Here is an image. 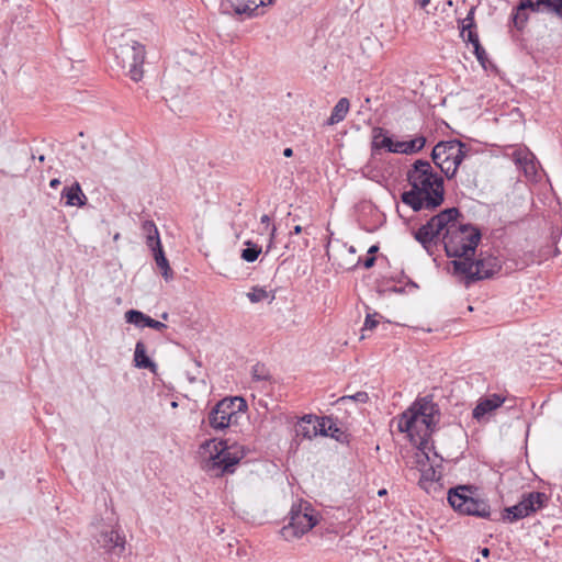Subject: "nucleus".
Here are the masks:
<instances>
[{
  "mask_svg": "<svg viewBox=\"0 0 562 562\" xmlns=\"http://www.w3.org/2000/svg\"><path fill=\"white\" fill-rule=\"evenodd\" d=\"M313 425H303L300 424V434L306 439H313L315 436H312Z\"/></svg>",
  "mask_w": 562,
  "mask_h": 562,
  "instance_id": "39",
  "label": "nucleus"
},
{
  "mask_svg": "<svg viewBox=\"0 0 562 562\" xmlns=\"http://www.w3.org/2000/svg\"><path fill=\"white\" fill-rule=\"evenodd\" d=\"M217 441H218L217 439L212 438V439L205 440V441L202 443V446H201V447H202V448H207V447H210V445H211V443H215V442L217 443Z\"/></svg>",
  "mask_w": 562,
  "mask_h": 562,
  "instance_id": "48",
  "label": "nucleus"
},
{
  "mask_svg": "<svg viewBox=\"0 0 562 562\" xmlns=\"http://www.w3.org/2000/svg\"><path fill=\"white\" fill-rule=\"evenodd\" d=\"M375 261H376L375 256L367 255V257L364 259L359 257L358 265H362L366 269H370L375 265Z\"/></svg>",
  "mask_w": 562,
  "mask_h": 562,
  "instance_id": "38",
  "label": "nucleus"
},
{
  "mask_svg": "<svg viewBox=\"0 0 562 562\" xmlns=\"http://www.w3.org/2000/svg\"><path fill=\"white\" fill-rule=\"evenodd\" d=\"M477 488L473 485H457L450 487L447 493L448 504L460 515L474 516L492 521L516 522L527 516L518 505L505 507L499 516H492L487 499L476 496Z\"/></svg>",
  "mask_w": 562,
  "mask_h": 562,
  "instance_id": "3",
  "label": "nucleus"
},
{
  "mask_svg": "<svg viewBox=\"0 0 562 562\" xmlns=\"http://www.w3.org/2000/svg\"><path fill=\"white\" fill-rule=\"evenodd\" d=\"M528 0H518V3L513 8L509 24L517 31L522 32L529 21V13H533V7L528 5Z\"/></svg>",
  "mask_w": 562,
  "mask_h": 562,
  "instance_id": "17",
  "label": "nucleus"
},
{
  "mask_svg": "<svg viewBox=\"0 0 562 562\" xmlns=\"http://www.w3.org/2000/svg\"><path fill=\"white\" fill-rule=\"evenodd\" d=\"M59 184H60V180H59V179H57V178H54V179H52V180L49 181V187H50L52 189H57V188L59 187Z\"/></svg>",
  "mask_w": 562,
  "mask_h": 562,
  "instance_id": "45",
  "label": "nucleus"
},
{
  "mask_svg": "<svg viewBox=\"0 0 562 562\" xmlns=\"http://www.w3.org/2000/svg\"><path fill=\"white\" fill-rule=\"evenodd\" d=\"M473 54L475 55L477 61L481 64V66L486 69V63L487 60V54L484 47L480 44L473 46Z\"/></svg>",
  "mask_w": 562,
  "mask_h": 562,
  "instance_id": "33",
  "label": "nucleus"
},
{
  "mask_svg": "<svg viewBox=\"0 0 562 562\" xmlns=\"http://www.w3.org/2000/svg\"><path fill=\"white\" fill-rule=\"evenodd\" d=\"M549 497L546 493L532 491L524 493L518 502L524 514L529 517L548 505Z\"/></svg>",
  "mask_w": 562,
  "mask_h": 562,
  "instance_id": "16",
  "label": "nucleus"
},
{
  "mask_svg": "<svg viewBox=\"0 0 562 562\" xmlns=\"http://www.w3.org/2000/svg\"><path fill=\"white\" fill-rule=\"evenodd\" d=\"M429 2L430 0H418V3L422 8H425Z\"/></svg>",
  "mask_w": 562,
  "mask_h": 562,
  "instance_id": "53",
  "label": "nucleus"
},
{
  "mask_svg": "<svg viewBox=\"0 0 562 562\" xmlns=\"http://www.w3.org/2000/svg\"><path fill=\"white\" fill-rule=\"evenodd\" d=\"M533 13H546L562 21V0H528Z\"/></svg>",
  "mask_w": 562,
  "mask_h": 562,
  "instance_id": "20",
  "label": "nucleus"
},
{
  "mask_svg": "<svg viewBox=\"0 0 562 562\" xmlns=\"http://www.w3.org/2000/svg\"><path fill=\"white\" fill-rule=\"evenodd\" d=\"M276 231H277V228L273 225L271 228V233H270V245L268 246V250L271 248V243H272V239L274 238Z\"/></svg>",
  "mask_w": 562,
  "mask_h": 562,
  "instance_id": "51",
  "label": "nucleus"
},
{
  "mask_svg": "<svg viewBox=\"0 0 562 562\" xmlns=\"http://www.w3.org/2000/svg\"><path fill=\"white\" fill-rule=\"evenodd\" d=\"M467 148V144L460 139H449L438 142L430 154L432 162L441 170H446L447 165L450 164L452 157L456 155L457 149Z\"/></svg>",
  "mask_w": 562,
  "mask_h": 562,
  "instance_id": "14",
  "label": "nucleus"
},
{
  "mask_svg": "<svg viewBox=\"0 0 562 562\" xmlns=\"http://www.w3.org/2000/svg\"><path fill=\"white\" fill-rule=\"evenodd\" d=\"M462 40L465 41L468 44H471L472 46L480 44V38L476 29L467 30L464 33V38Z\"/></svg>",
  "mask_w": 562,
  "mask_h": 562,
  "instance_id": "34",
  "label": "nucleus"
},
{
  "mask_svg": "<svg viewBox=\"0 0 562 562\" xmlns=\"http://www.w3.org/2000/svg\"><path fill=\"white\" fill-rule=\"evenodd\" d=\"M61 199H65V205L82 207L87 204V196L83 193L80 183L75 181L71 186H66L61 190Z\"/></svg>",
  "mask_w": 562,
  "mask_h": 562,
  "instance_id": "19",
  "label": "nucleus"
},
{
  "mask_svg": "<svg viewBox=\"0 0 562 562\" xmlns=\"http://www.w3.org/2000/svg\"><path fill=\"white\" fill-rule=\"evenodd\" d=\"M143 231L146 234V245L153 251L155 262L160 269L161 276L166 281L171 280L173 278V273L166 257L157 226L153 221H145L143 224Z\"/></svg>",
  "mask_w": 562,
  "mask_h": 562,
  "instance_id": "10",
  "label": "nucleus"
},
{
  "mask_svg": "<svg viewBox=\"0 0 562 562\" xmlns=\"http://www.w3.org/2000/svg\"><path fill=\"white\" fill-rule=\"evenodd\" d=\"M480 552H481L483 558H488L490 554H491V550L488 548H486V547L482 548Z\"/></svg>",
  "mask_w": 562,
  "mask_h": 562,
  "instance_id": "50",
  "label": "nucleus"
},
{
  "mask_svg": "<svg viewBox=\"0 0 562 562\" xmlns=\"http://www.w3.org/2000/svg\"><path fill=\"white\" fill-rule=\"evenodd\" d=\"M248 405L241 396L224 397L210 411L209 425L216 431H223L238 422L240 413L247 411Z\"/></svg>",
  "mask_w": 562,
  "mask_h": 562,
  "instance_id": "7",
  "label": "nucleus"
},
{
  "mask_svg": "<svg viewBox=\"0 0 562 562\" xmlns=\"http://www.w3.org/2000/svg\"><path fill=\"white\" fill-rule=\"evenodd\" d=\"M327 437L340 443L349 445L351 435L338 426L337 418H334L333 423L327 426Z\"/></svg>",
  "mask_w": 562,
  "mask_h": 562,
  "instance_id": "26",
  "label": "nucleus"
},
{
  "mask_svg": "<svg viewBox=\"0 0 562 562\" xmlns=\"http://www.w3.org/2000/svg\"><path fill=\"white\" fill-rule=\"evenodd\" d=\"M350 108V102L347 98H340L331 110L330 116L326 121L327 125H335L344 121Z\"/></svg>",
  "mask_w": 562,
  "mask_h": 562,
  "instance_id": "23",
  "label": "nucleus"
},
{
  "mask_svg": "<svg viewBox=\"0 0 562 562\" xmlns=\"http://www.w3.org/2000/svg\"><path fill=\"white\" fill-rule=\"evenodd\" d=\"M255 3L258 4V9L260 7H266L274 3V0H255Z\"/></svg>",
  "mask_w": 562,
  "mask_h": 562,
  "instance_id": "42",
  "label": "nucleus"
},
{
  "mask_svg": "<svg viewBox=\"0 0 562 562\" xmlns=\"http://www.w3.org/2000/svg\"><path fill=\"white\" fill-rule=\"evenodd\" d=\"M446 4H447L448 7H452V5H453V1H452V0H447V1H446Z\"/></svg>",
  "mask_w": 562,
  "mask_h": 562,
  "instance_id": "58",
  "label": "nucleus"
},
{
  "mask_svg": "<svg viewBox=\"0 0 562 562\" xmlns=\"http://www.w3.org/2000/svg\"><path fill=\"white\" fill-rule=\"evenodd\" d=\"M391 144H392V136L389 135L387 130H385L381 126H375L372 128V140H371L372 154H378L382 149L387 151Z\"/></svg>",
  "mask_w": 562,
  "mask_h": 562,
  "instance_id": "22",
  "label": "nucleus"
},
{
  "mask_svg": "<svg viewBox=\"0 0 562 562\" xmlns=\"http://www.w3.org/2000/svg\"><path fill=\"white\" fill-rule=\"evenodd\" d=\"M270 221H271V220H270V216H269V215H267V214H263V215L261 216V218H260V223H261V224H265V225H267V226L270 224Z\"/></svg>",
  "mask_w": 562,
  "mask_h": 562,
  "instance_id": "47",
  "label": "nucleus"
},
{
  "mask_svg": "<svg viewBox=\"0 0 562 562\" xmlns=\"http://www.w3.org/2000/svg\"><path fill=\"white\" fill-rule=\"evenodd\" d=\"M116 65L121 67L130 78L137 82L143 78V64L145 61V46L136 41L120 44L113 49Z\"/></svg>",
  "mask_w": 562,
  "mask_h": 562,
  "instance_id": "8",
  "label": "nucleus"
},
{
  "mask_svg": "<svg viewBox=\"0 0 562 562\" xmlns=\"http://www.w3.org/2000/svg\"><path fill=\"white\" fill-rule=\"evenodd\" d=\"M341 400L342 401L344 400H351V401L364 404V403H367L369 401V395L364 391H359V392L355 393L353 395L344 396V397H341Z\"/></svg>",
  "mask_w": 562,
  "mask_h": 562,
  "instance_id": "35",
  "label": "nucleus"
},
{
  "mask_svg": "<svg viewBox=\"0 0 562 562\" xmlns=\"http://www.w3.org/2000/svg\"><path fill=\"white\" fill-rule=\"evenodd\" d=\"M517 167L524 170L526 177L537 175L536 157L528 148H520L513 154Z\"/></svg>",
  "mask_w": 562,
  "mask_h": 562,
  "instance_id": "18",
  "label": "nucleus"
},
{
  "mask_svg": "<svg viewBox=\"0 0 562 562\" xmlns=\"http://www.w3.org/2000/svg\"><path fill=\"white\" fill-rule=\"evenodd\" d=\"M440 408L432 401V395L417 397L409 407L404 411L397 420V429L400 432L413 435L417 422L425 426V432L420 436L419 446H428V441L432 434L437 430L440 422Z\"/></svg>",
  "mask_w": 562,
  "mask_h": 562,
  "instance_id": "4",
  "label": "nucleus"
},
{
  "mask_svg": "<svg viewBox=\"0 0 562 562\" xmlns=\"http://www.w3.org/2000/svg\"><path fill=\"white\" fill-rule=\"evenodd\" d=\"M378 316H380L378 313L367 314L361 331L364 333L366 330L374 329L379 325ZM364 337V334H362L361 338L363 339Z\"/></svg>",
  "mask_w": 562,
  "mask_h": 562,
  "instance_id": "32",
  "label": "nucleus"
},
{
  "mask_svg": "<svg viewBox=\"0 0 562 562\" xmlns=\"http://www.w3.org/2000/svg\"><path fill=\"white\" fill-rule=\"evenodd\" d=\"M283 156L290 158L293 156V149L291 147H286L283 149Z\"/></svg>",
  "mask_w": 562,
  "mask_h": 562,
  "instance_id": "46",
  "label": "nucleus"
},
{
  "mask_svg": "<svg viewBox=\"0 0 562 562\" xmlns=\"http://www.w3.org/2000/svg\"><path fill=\"white\" fill-rule=\"evenodd\" d=\"M247 297L251 303H259L268 297V292L265 288L256 285L247 293Z\"/></svg>",
  "mask_w": 562,
  "mask_h": 562,
  "instance_id": "31",
  "label": "nucleus"
},
{
  "mask_svg": "<svg viewBox=\"0 0 562 562\" xmlns=\"http://www.w3.org/2000/svg\"><path fill=\"white\" fill-rule=\"evenodd\" d=\"M469 151V145H467V148L457 149V153L452 157L450 164L447 165L446 170H443V175L447 177L448 180H451L452 178L456 177L459 167L461 166L462 161L467 158Z\"/></svg>",
  "mask_w": 562,
  "mask_h": 562,
  "instance_id": "24",
  "label": "nucleus"
},
{
  "mask_svg": "<svg viewBox=\"0 0 562 562\" xmlns=\"http://www.w3.org/2000/svg\"><path fill=\"white\" fill-rule=\"evenodd\" d=\"M406 180L411 189L401 194V200L414 212H434L443 204V178L428 160H415L406 172Z\"/></svg>",
  "mask_w": 562,
  "mask_h": 562,
  "instance_id": "2",
  "label": "nucleus"
},
{
  "mask_svg": "<svg viewBox=\"0 0 562 562\" xmlns=\"http://www.w3.org/2000/svg\"><path fill=\"white\" fill-rule=\"evenodd\" d=\"M37 159H38L40 162H44L45 161V155H40L37 157Z\"/></svg>",
  "mask_w": 562,
  "mask_h": 562,
  "instance_id": "55",
  "label": "nucleus"
},
{
  "mask_svg": "<svg viewBox=\"0 0 562 562\" xmlns=\"http://www.w3.org/2000/svg\"><path fill=\"white\" fill-rule=\"evenodd\" d=\"M125 322L132 324L138 328L148 327V321H150V316L146 315L142 311L138 310H128L125 312Z\"/></svg>",
  "mask_w": 562,
  "mask_h": 562,
  "instance_id": "25",
  "label": "nucleus"
},
{
  "mask_svg": "<svg viewBox=\"0 0 562 562\" xmlns=\"http://www.w3.org/2000/svg\"><path fill=\"white\" fill-rule=\"evenodd\" d=\"M168 317H169V314H168V313H166V312H165V313H162V314H161V318H162L164 321H167V319H168Z\"/></svg>",
  "mask_w": 562,
  "mask_h": 562,
  "instance_id": "57",
  "label": "nucleus"
},
{
  "mask_svg": "<svg viewBox=\"0 0 562 562\" xmlns=\"http://www.w3.org/2000/svg\"><path fill=\"white\" fill-rule=\"evenodd\" d=\"M95 541L100 548L104 549L108 553L122 555L125 550V535L120 526L104 528L97 536Z\"/></svg>",
  "mask_w": 562,
  "mask_h": 562,
  "instance_id": "13",
  "label": "nucleus"
},
{
  "mask_svg": "<svg viewBox=\"0 0 562 562\" xmlns=\"http://www.w3.org/2000/svg\"><path fill=\"white\" fill-rule=\"evenodd\" d=\"M220 11L224 15L237 18L240 21L254 19L263 13L258 11L255 0H221Z\"/></svg>",
  "mask_w": 562,
  "mask_h": 562,
  "instance_id": "12",
  "label": "nucleus"
},
{
  "mask_svg": "<svg viewBox=\"0 0 562 562\" xmlns=\"http://www.w3.org/2000/svg\"><path fill=\"white\" fill-rule=\"evenodd\" d=\"M558 254H560V249L557 247L555 251H554V255H558Z\"/></svg>",
  "mask_w": 562,
  "mask_h": 562,
  "instance_id": "60",
  "label": "nucleus"
},
{
  "mask_svg": "<svg viewBox=\"0 0 562 562\" xmlns=\"http://www.w3.org/2000/svg\"><path fill=\"white\" fill-rule=\"evenodd\" d=\"M476 7L472 5L470 10L468 11V14L464 19L458 20L459 30H460V36L464 38V33L467 30L470 29H476V23L474 20Z\"/></svg>",
  "mask_w": 562,
  "mask_h": 562,
  "instance_id": "29",
  "label": "nucleus"
},
{
  "mask_svg": "<svg viewBox=\"0 0 562 562\" xmlns=\"http://www.w3.org/2000/svg\"><path fill=\"white\" fill-rule=\"evenodd\" d=\"M450 265L452 266V274L465 286L491 279L502 270V262L498 257L487 251H480L476 257L474 255L461 260H452Z\"/></svg>",
  "mask_w": 562,
  "mask_h": 562,
  "instance_id": "5",
  "label": "nucleus"
},
{
  "mask_svg": "<svg viewBox=\"0 0 562 562\" xmlns=\"http://www.w3.org/2000/svg\"><path fill=\"white\" fill-rule=\"evenodd\" d=\"M391 291L395 292V293H403L404 292V288L393 286V288H391Z\"/></svg>",
  "mask_w": 562,
  "mask_h": 562,
  "instance_id": "52",
  "label": "nucleus"
},
{
  "mask_svg": "<svg viewBox=\"0 0 562 562\" xmlns=\"http://www.w3.org/2000/svg\"><path fill=\"white\" fill-rule=\"evenodd\" d=\"M134 366L138 369H147L153 373L157 372L158 366L147 355V349L142 340H138L134 350Z\"/></svg>",
  "mask_w": 562,
  "mask_h": 562,
  "instance_id": "21",
  "label": "nucleus"
},
{
  "mask_svg": "<svg viewBox=\"0 0 562 562\" xmlns=\"http://www.w3.org/2000/svg\"><path fill=\"white\" fill-rule=\"evenodd\" d=\"M428 446H418V452L416 453V467L420 471L419 486L428 491V485L438 482L441 479V473L437 474V470L432 464H428L429 456L425 451Z\"/></svg>",
  "mask_w": 562,
  "mask_h": 562,
  "instance_id": "15",
  "label": "nucleus"
},
{
  "mask_svg": "<svg viewBox=\"0 0 562 562\" xmlns=\"http://www.w3.org/2000/svg\"><path fill=\"white\" fill-rule=\"evenodd\" d=\"M4 477V471L0 470V480Z\"/></svg>",
  "mask_w": 562,
  "mask_h": 562,
  "instance_id": "59",
  "label": "nucleus"
},
{
  "mask_svg": "<svg viewBox=\"0 0 562 562\" xmlns=\"http://www.w3.org/2000/svg\"><path fill=\"white\" fill-rule=\"evenodd\" d=\"M302 231H303V228H302V226H301V225H295V226L293 227V229L291 231V234L299 235V234H301V233H302Z\"/></svg>",
  "mask_w": 562,
  "mask_h": 562,
  "instance_id": "49",
  "label": "nucleus"
},
{
  "mask_svg": "<svg viewBox=\"0 0 562 562\" xmlns=\"http://www.w3.org/2000/svg\"><path fill=\"white\" fill-rule=\"evenodd\" d=\"M148 327L158 331H162L167 328V325L150 317V321H148Z\"/></svg>",
  "mask_w": 562,
  "mask_h": 562,
  "instance_id": "40",
  "label": "nucleus"
},
{
  "mask_svg": "<svg viewBox=\"0 0 562 562\" xmlns=\"http://www.w3.org/2000/svg\"><path fill=\"white\" fill-rule=\"evenodd\" d=\"M171 406H172V407H177V406H178L177 402H172V403H171Z\"/></svg>",
  "mask_w": 562,
  "mask_h": 562,
  "instance_id": "61",
  "label": "nucleus"
},
{
  "mask_svg": "<svg viewBox=\"0 0 562 562\" xmlns=\"http://www.w3.org/2000/svg\"><path fill=\"white\" fill-rule=\"evenodd\" d=\"M245 246L246 248L240 251V258L246 262H255L261 254V246L251 240L245 241Z\"/></svg>",
  "mask_w": 562,
  "mask_h": 562,
  "instance_id": "27",
  "label": "nucleus"
},
{
  "mask_svg": "<svg viewBox=\"0 0 562 562\" xmlns=\"http://www.w3.org/2000/svg\"><path fill=\"white\" fill-rule=\"evenodd\" d=\"M289 522L281 529L284 539L299 538L308 532L318 522L314 509L308 503L293 504L289 512Z\"/></svg>",
  "mask_w": 562,
  "mask_h": 562,
  "instance_id": "9",
  "label": "nucleus"
},
{
  "mask_svg": "<svg viewBox=\"0 0 562 562\" xmlns=\"http://www.w3.org/2000/svg\"><path fill=\"white\" fill-rule=\"evenodd\" d=\"M505 403L506 398L496 393L481 397L472 411V417L481 423L486 416H490L496 409L504 407L507 412L513 411V415L516 418H519L520 409H518L515 404L504 406Z\"/></svg>",
  "mask_w": 562,
  "mask_h": 562,
  "instance_id": "11",
  "label": "nucleus"
},
{
  "mask_svg": "<svg viewBox=\"0 0 562 562\" xmlns=\"http://www.w3.org/2000/svg\"><path fill=\"white\" fill-rule=\"evenodd\" d=\"M402 278L407 279L406 285H408L413 289H418V284L416 282H414L413 280L408 279L404 273H402Z\"/></svg>",
  "mask_w": 562,
  "mask_h": 562,
  "instance_id": "43",
  "label": "nucleus"
},
{
  "mask_svg": "<svg viewBox=\"0 0 562 562\" xmlns=\"http://www.w3.org/2000/svg\"><path fill=\"white\" fill-rule=\"evenodd\" d=\"M316 420H318V416L313 415V414H307V415H304L301 418V423L300 424H303V425H314L316 423Z\"/></svg>",
  "mask_w": 562,
  "mask_h": 562,
  "instance_id": "41",
  "label": "nucleus"
},
{
  "mask_svg": "<svg viewBox=\"0 0 562 562\" xmlns=\"http://www.w3.org/2000/svg\"><path fill=\"white\" fill-rule=\"evenodd\" d=\"M379 251V246L378 245H372L370 246V248L368 249V255L369 256H375V254Z\"/></svg>",
  "mask_w": 562,
  "mask_h": 562,
  "instance_id": "44",
  "label": "nucleus"
},
{
  "mask_svg": "<svg viewBox=\"0 0 562 562\" xmlns=\"http://www.w3.org/2000/svg\"><path fill=\"white\" fill-rule=\"evenodd\" d=\"M252 379L255 381H265L268 379V375L263 373V367L259 364L252 367Z\"/></svg>",
  "mask_w": 562,
  "mask_h": 562,
  "instance_id": "37",
  "label": "nucleus"
},
{
  "mask_svg": "<svg viewBox=\"0 0 562 562\" xmlns=\"http://www.w3.org/2000/svg\"><path fill=\"white\" fill-rule=\"evenodd\" d=\"M245 456L246 450L243 446L236 442L231 443L228 439H218L217 445L214 446V452L206 461V469L217 477L233 474Z\"/></svg>",
  "mask_w": 562,
  "mask_h": 562,
  "instance_id": "6",
  "label": "nucleus"
},
{
  "mask_svg": "<svg viewBox=\"0 0 562 562\" xmlns=\"http://www.w3.org/2000/svg\"><path fill=\"white\" fill-rule=\"evenodd\" d=\"M459 217H462V213L458 207H447L416 229L413 234L414 238L429 255H432L431 249L445 231L441 241L448 258L461 260L474 256L482 239L481 229L470 223L457 226Z\"/></svg>",
  "mask_w": 562,
  "mask_h": 562,
  "instance_id": "1",
  "label": "nucleus"
},
{
  "mask_svg": "<svg viewBox=\"0 0 562 562\" xmlns=\"http://www.w3.org/2000/svg\"><path fill=\"white\" fill-rule=\"evenodd\" d=\"M405 140H393L389 147V153L393 154H404Z\"/></svg>",
  "mask_w": 562,
  "mask_h": 562,
  "instance_id": "36",
  "label": "nucleus"
},
{
  "mask_svg": "<svg viewBox=\"0 0 562 562\" xmlns=\"http://www.w3.org/2000/svg\"><path fill=\"white\" fill-rule=\"evenodd\" d=\"M386 493H387V492H386V490H385V488H382V490H380V491L378 492V495H379V496H383V495H385Z\"/></svg>",
  "mask_w": 562,
  "mask_h": 562,
  "instance_id": "54",
  "label": "nucleus"
},
{
  "mask_svg": "<svg viewBox=\"0 0 562 562\" xmlns=\"http://www.w3.org/2000/svg\"><path fill=\"white\" fill-rule=\"evenodd\" d=\"M334 420V417L331 416H322V417H318V420H316V423L313 425V432H312V436H322V437H327V426L329 424H331Z\"/></svg>",
  "mask_w": 562,
  "mask_h": 562,
  "instance_id": "30",
  "label": "nucleus"
},
{
  "mask_svg": "<svg viewBox=\"0 0 562 562\" xmlns=\"http://www.w3.org/2000/svg\"><path fill=\"white\" fill-rule=\"evenodd\" d=\"M427 138L424 135H417L411 140H405L404 155H414L423 150Z\"/></svg>",
  "mask_w": 562,
  "mask_h": 562,
  "instance_id": "28",
  "label": "nucleus"
},
{
  "mask_svg": "<svg viewBox=\"0 0 562 562\" xmlns=\"http://www.w3.org/2000/svg\"><path fill=\"white\" fill-rule=\"evenodd\" d=\"M348 251H349L350 254H356V248H355V246H350V247L348 248Z\"/></svg>",
  "mask_w": 562,
  "mask_h": 562,
  "instance_id": "56",
  "label": "nucleus"
}]
</instances>
